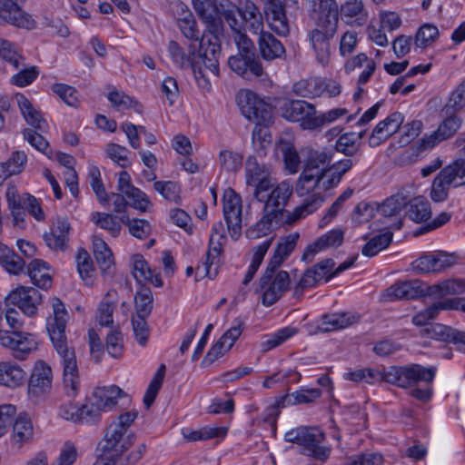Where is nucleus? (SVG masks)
Here are the masks:
<instances>
[{
	"label": "nucleus",
	"instance_id": "a19ab883",
	"mask_svg": "<svg viewBox=\"0 0 465 465\" xmlns=\"http://www.w3.org/2000/svg\"><path fill=\"white\" fill-rule=\"evenodd\" d=\"M133 275L136 282L143 286V283L150 282L156 287L163 285L159 272L149 266V263H134Z\"/></svg>",
	"mask_w": 465,
	"mask_h": 465
},
{
	"label": "nucleus",
	"instance_id": "774afa93",
	"mask_svg": "<svg viewBox=\"0 0 465 465\" xmlns=\"http://www.w3.org/2000/svg\"><path fill=\"white\" fill-rule=\"evenodd\" d=\"M105 151L108 157L119 166L125 168L130 165L128 159L129 150L126 147L111 143L107 144Z\"/></svg>",
	"mask_w": 465,
	"mask_h": 465
},
{
	"label": "nucleus",
	"instance_id": "7c9ffc66",
	"mask_svg": "<svg viewBox=\"0 0 465 465\" xmlns=\"http://www.w3.org/2000/svg\"><path fill=\"white\" fill-rule=\"evenodd\" d=\"M237 11L245 22L246 25L254 34L262 32L263 29L262 15L258 6L251 0H245L237 7Z\"/></svg>",
	"mask_w": 465,
	"mask_h": 465
},
{
	"label": "nucleus",
	"instance_id": "5fc2aeb1",
	"mask_svg": "<svg viewBox=\"0 0 465 465\" xmlns=\"http://www.w3.org/2000/svg\"><path fill=\"white\" fill-rule=\"evenodd\" d=\"M0 57L10 63L16 69L25 65L24 57L14 45L3 38H0Z\"/></svg>",
	"mask_w": 465,
	"mask_h": 465
},
{
	"label": "nucleus",
	"instance_id": "f3484780",
	"mask_svg": "<svg viewBox=\"0 0 465 465\" xmlns=\"http://www.w3.org/2000/svg\"><path fill=\"white\" fill-rule=\"evenodd\" d=\"M245 178L249 186L254 190H261L272 185V178L269 167L263 163H259L256 156L249 155L245 163Z\"/></svg>",
	"mask_w": 465,
	"mask_h": 465
},
{
	"label": "nucleus",
	"instance_id": "f03ea898",
	"mask_svg": "<svg viewBox=\"0 0 465 465\" xmlns=\"http://www.w3.org/2000/svg\"><path fill=\"white\" fill-rule=\"evenodd\" d=\"M292 184L283 181L274 186L269 185L261 190H254V198L263 203V213L276 218V225L292 224L296 221L316 211L323 203L320 193L312 194L310 200L296 207L292 212L285 210V206L292 193Z\"/></svg>",
	"mask_w": 465,
	"mask_h": 465
},
{
	"label": "nucleus",
	"instance_id": "c85d7f7f",
	"mask_svg": "<svg viewBox=\"0 0 465 465\" xmlns=\"http://www.w3.org/2000/svg\"><path fill=\"white\" fill-rule=\"evenodd\" d=\"M341 15L350 25L361 26L367 21V12L362 0H347L341 6Z\"/></svg>",
	"mask_w": 465,
	"mask_h": 465
},
{
	"label": "nucleus",
	"instance_id": "338daca9",
	"mask_svg": "<svg viewBox=\"0 0 465 465\" xmlns=\"http://www.w3.org/2000/svg\"><path fill=\"white\" fill-rule=\"evenodd\" d=\"M303 130H316L322 128L321 114H317L313 104H309L303 113L302 119L299 121Z\"/></svg>",
	"mask_w": 465,
	"mask_h": 465
},
{
	"label": "nucleus",
	"instance_id": "69168bd1",
	"mask_svg": "<svg viewBox=\"0 0 465 465\" xmlns=\"http://www.w3.org/2000/svg\"><path fill=\"white\" fill-rule=\"evenodd\" d=\"M22 134L24 139L27 141L33 147L50 157L52 151L48 150L49 143L45 139L43 135L30 128L24 129Z\"/></svg>",
	"mask_w": 465,
	"mask_h": 465
},
{
	"label": "nucleus",
	"instance_id": "72a5a7b5",
	"mask_svg": "<svg viewBox=\"0 0 465 465\" xmlns=\"http://www.w3.org/2000/svg\"><path fill=\"white\" fill-rule=\"evenodd\" d=\"M25 371L19 365L8 361L0 362V385L18 387L25 382Z\"/></svg>",
	"mask_w": 465,
	"mask_h": 465
},
{
	"label": "nucleus",
	"instance_id": "f704fd0d",
	"mask_svg": "<svg viewBox=\"0 0 465 465\" xmlns=\"http://www.w3.org/2000/svg\"><path fill=\"white\" fill-rule=\"evenodd\" d=\"M34 428L31 420L25 414L19 415L13 425L12 442L17 447L32 440Z\"/></svg>",
	"mask_w": 465,
	"mask_h": 465
},
{
	"label": "nucleus",
	"instance_id": "680f3d73",
	"mask_svg": "<svg viewBox=\"0 0 465 465\" xmlns=\"http://www.w3.org/2000/svg\"><path fill=\"white\" fill-rule=\"evenodd\" d=\"M375 213L376 207L374 205L361 202L352 211L351 220L355 224L361 225L370 222L375 216Z\"/></svg>",
	"mask_w": 465,
	"mask_h": 465
},
{
	"label": "nucleus",
	"instance_id": "9b49d317",
	"mask_svg": "<svg viewBox=\"0 0 465 465\" xmlns=\"http://www.w3.org/2000/svg\"><path fill=\"white\" fill-rule=\"evenodd\" d=\"M281 263L269 266L260 279L263 290L262 303L266 306L275 303L290 286L291 279L286 271L279 270Z\"/></svg>",
	"mask_w": 465,
	"mask_h": 465
},
{
	"label": "nucleus",
	"instance_id": "ddd939ff",
	"mask_svg": "<svg viewBox=\"0 0 465 465\" xmlns=\"http://www.w3.org/2000/svg\"><path fill=\"white\" fill-rule=\"evenodd\" d=\"M43 302L42 293L33 287L19 286L12 290L5 298V304L17 307L24 315L35 318L38 307Z\"/></svg>",
	"mask_w": 465,
	"mask_h": 465
},
{
	"label": "nucleus",
	"instance_id": "f8f14e48",
	"mask_svg": "<svg viewBox=\"0 0 465 465\" xmlns=\"http://www.w3.org/2000/svg\"><path fill=\"white\" fill-rule=\"evenodd\" d=\"M188 52L186 53L177 42L171 41L168 45V52L173 62L180 68H192L196 80H200V78H204L205 74L203 71L200 64H203L205 71H209L214 75H217L219 73V57L217 58V71L213 72L203 62V58L200 56V50L198 53H195V46L193 45H189Z\"/></svg>",
	"mask_w": 465,
	"mask_h": 465
},
{
	"label": "nucleus",
	"instance_id": "9d476101",
	"mask_svg": "<svg viewBox=\"0 0 465 465\" xmlns=\"http://www.w3.org/2000/svg\"><path fill=\"white\" fill-rule=\"evenodd\" d=\"M465 185V163L453 161L446 165L433 180L430 198L435 203L447 199L450 186L460 187Z\"/></svg>",
	"mask_w": 465,
	"mask_h": 465
},
{
	"label": "nucleus",
	"instance_id": "5701e85b",
	"mask_svg": "<svg viewBox=\"0 0 465 465\" xmlns=\"http://www.w3.org/2000/svg\"><path fill=\"white\" fill-rule=\"evenodd\" d=\"M342 242L343 232L341 230L336 229L330 231L306 247L302 256V260L303 262L311 261L318 252L329 247L340 246Z\"/></svg>",
	"mask_w": 465,
	"mask_h": 465
},
{
	"label": "nucleus",
	"instance_id": "bf43d9fd",
	"mask_svg": "<svg viewBox=\"0 0 465 465\" xmlns=\"http://www.w3.org/2000/svg\"><path fill=\"white\" fill-rule=\"evenodd\" d=\"M439 36V30L436 26L426 24L422 25L415 35V45L420 48H426L430 45Z\"/></svg>",
	"mask_w": 465,
	"mask_h": 465
},
{
	"label": "nucleus",
	"instance_id": "39448f33",
	"mask_svg": "<svg viewBox=\"0 0 465 465\" xmlns=\"http://www.w3.org/2000/svg\"><path fill=\"white\" fill-rule=\"evenodd\" d=\"M434 367H424L420 364L396 367L380 371L375 369H364V381L369 384L386 381L401 388H409L420 381L430 383L435 377Z\"/></svg>",
	"mask_w": 465,
	"mask_h": 465
},
{
	"label": "nucleus",
	"instance_id": "b1692460",
	"mask_svg": "<svg viewBox=\"0 0 465 465\" xmlns=\"http://www.w3.org/2000/svg\"><path fill=\"white\" fill-rule=\"evenodd\" d=\"M461 119L456 115L446 118L430 135L422 138L423 149L432 148L437 143L451 137L460 127Z\"/></svg>",
	"mask_w": 465,
	"mask_h": 465
},
{
	"label": "nucleus",
	"instance_id": "09e8293b",
	"mask_svg": "<svg viewBox=\"0 0 465 465\" xmlns=\"http://www.w3.org/2000/svg\"><path fill=\"white\" fill-rule=\"evenodd\" d=\"M392 241V232H386L372 237L362 248L363 255L373 257L386 249Z\"/></svg>",
	"mask_w": 465,
	"mask_h": 465
},
{
	"label": "nucleus",
	"instance_id": "8fccbe9b",
	"mask_svg": "<svg viewBox=\"0 0 465 465\" xmlns=\"http://www.w3.org/2000/svg\"><path fill=\"white\" fill-rule=\"evenodd\" d=\"M309 104L310 103H307L303 100L286 101L281 106L282 115L283 118L289 121L299 122L301 119H302L303 113Z\"/></svg>",
	"mask_w": 465,
	"mask_h": 465
},
{
	"label": "nucleus",
	"instance_id": "79ce46f5",
	"mask_svg": "<svg viewBox=\"0 0 465 465\" xmlns=\"http://www.w3.org/2000/svg\"><path fill=\"white\" fill-rule=\"evenodd\" d=\"M91 221L100 226L102 229L106 230L114 237H117L120 234L123 223L116 216L111 213L95 212L91 215Z\"/></svg>",
	"mask_w": 465,
	"mask_h": 465
},
{
	"label": "nucleus",
	"instance_id": "c03bdc74",
	"mask_svg": "<svg viewBox=\"0 0 465 465\" xmlns=\"http://www.w3.org/2000/svg\"><path fill=\"white\" fill-rule=\"evenodd\" d=\"M120 221L128 227L129 232L135 238L145 239L151 234V224L144 219H130L128 215L124 214Z\"/></svg>",
	"mask_w": 465,
	"mask_h": 465
},
{
	"label": "nucleus",
	"instance_id": "052dcab7",
	"mask_svg": "<svg viewBox=\"0 0 465 465\" xmlns=\"http://www.w3.org/2000/svg\"><path fill=\"white\" fill-rule=\"evenodd\" d=\"M105 348L107 352L114 358H119L124 351L123 334L118 330H111L106 335Z\"/></svg>",
	"mask_w": 465,
	"mask_h": 465
},
{
	"label": "nucleus",
	"instance_id": "0e129e2a",
	"mask_svg": "<svg viewBox=\"0 0 465 465\" xmlns=\"http://www.w3.org/2000/svg\"><path fill=\"white\" fill-rule=\"evenodd\" d=\"M405 203L402 197L393 195L387 198L381 204L376 207V212L385 217H391L399 213Z\"/></svg>",
	"mask_w": 465,
	"mask_h": 465
},
{
	"label": "nucleus",
	"instance_id": "473e14b6",
	"mask_svg": "<svg viewBox=\"0 0 465 465\" xmlns=\"http://www.w3.org/2000/svg\"><path fill=\"white\" fill-rule=\"evenodd\" d=\"M353 165V162L350 158H345L327 168H322L324 173L323 190H329L338 185L342 176L348 173Z\"/></svg>",
	"mask_w": 465,
	"mask_h": 465
},
{
	"label": "nucleus",
	"instance_id": "3c124183",
	"mask_svg": "<svg viewBox=\"0 0 465 465\" xmlns=\"http://www.w3.org/2000/svg\"><path fill=\"white\" fill-rule=\"evenodd\" d=\"M242 155L232 150L224 149L219 153L221 168L229 173L238 172L242 165Z\"/></svg>",
	"mask_w": 465,
	"mask_h": 465
},
{
	"label": "nucleus",
	"instance_id": "6e6552de",
	"mask_svg": "<svg viewBox=\"0 0 465 465\" xmlns=\"http://www.w3.org/2000/svg\"><path fill=\"white\" fill-rule=\"evenodd\" d=\"M284 440L301 445L302 453L315 460L324 462L330 457L331 449L321 445L325 440L324 433L317 428L301 427L292 430L285 433Z\"/></svg>",
	"mask_w": 465,
	"mask_h": 465
},
{
	"label": "nucleus",
	"instance_id": "4468645a",
	"mask_svg": "<svg viewBox=\"0 0 465 465\" xmlns=\"http://www.w3.org/2000/svg\"><path fill=\"white\" fill-rule=\"evenodd\" d=\"M334 265L335 263H315L312 268L306 270L294 287V295L301 296L305 289L314 286L322 279L328 282L335 275L351 267L353 263H340L336 268Z\"/></svg>",
	"mask_w": 465,
	"mask_h": 465
},
{
	"label": "nucleus",
	"instance_id": "bb28decb",
	"mask_svg": "<svg viewBox=\"0 0 465 465\" xmlns=\"http://www.w3.org/2000/svg\"><path fill=\"white\" fill-rule=\"evenodd\" d=\"M258 48L261 57L267 62L282 58L285 54L283 45L276 39L271 33L259 32Z\"/></svg>",
	"mask_w": 465,
	"mask_h": 465
},
{
	"label": "nucleus",
	"instance_id": "a18cd8bd",
	"mask_svg": "<svg viewBox=\"0 0 465 465\" xmlns=\"http://www.w3.org/2000/svg\"><path fill=\"white\" fill-rule=\"evenodd\" d=\"M223 428L203 427L199 430L183 429L182 434L188 441L206 440L224 434Z\"/></svg>",
	"mask_w": 465,
	"mask_h": 465
},
{
	"label": "nucleus",
	"instance_id": "37998d69",
	"mask_svg": "<svg viewBox=\"0 0 465 465\" xmlns=\"http://www.w3.org/2000/svg\"><path fill=\"white\" fill-rule=\"evenodd\" d=\"M153 293L152 291L141 286L134 296L135 316L148 317L153 310Z\"/></svg>",
	"mask_w": 465,
	"mask_h": 465
},
{
	"label": "nucleus",
	"instance_id": "4c0bfd02",
	"mask_svg": "<svg viewBox=\"0 0 465 465\" xmlns=\"http://www.w3.org/2000/svg\"><path fill=\"white\" fill-rule=\"evenodd\" d=\"M46 263H28L26 274L30 277L32 283L42 289H48L52 286V277L48 272L49 267Z\"/></svg>",
	"mask_w": 465,
	"mask_h": 465
},
{
	"label": "nucleus",
	"instance_id": "ea45409f",
	"mask_svg": "<svg viewBox=\"0 0 465 465\" xmlns=\"http://www.w3.org/2000/svg\"><path fill=\"white\" fill-rule=\"evenodd\" d=\"M223 223L218 222L213 226L212 234L209 240V249L207 252L208 262H213L221 258L223 253V246L226 242V238L223 233Z\"/></svg>",
	"mask_w": 465,
	"mask_h": 465
},
{
	"label": "nucleus",
	"instance_id": "423d86ee",
	"mask_svg": "<svg viewBox=\"0 0 465 465\" xmlns=\"http://www.w3.org/2000/svg\"><path fill=\"white\" fill-rule=\"evenodd\" d=\"M234 43L238 54L228 58V65L232 71L243 79L252 81L267 78L261 59L255 53V46L252 40L243 33H237Z\"/></svg>",
	"mask_w": 465,
	"mask_h": 465
},
{
	"label": "nucleus",
	"instance_id": "58836bf2",
	"mask_svg": "<svg viewBox=\"0 0 465 465\" xmlns=\"http://www.w3.org/2000/svg\"><path fill=\"white\" fill-rule=\"evenodd\" d=\"M408 216L416 223L429 220L431 216L430 203L422 196H417L409 203Z\"/></svg>",
	"mask_w": 465,
	"mask_h": 465
},
{
	"label": "nucleus",
	"instance_id": "de8ad7c7",
	"mask_svg": "<svg viewBox=\"0 0 465 465\" xmlns=\"http://www.w3.org/2000/svg\"><path fill=\"white\" fill-rule=\"evenodd\" d=\"M361 148V143L357 142L354 133H345L341 134L336 141L334 150L343 153L346 156L355 155Z\"/></svg>",
	"mask_w": 465,
	"mask_h": 465
},
{
	"label": "nucleus",
	"instance_id": "6e6d98bb",
	"mask_svg": "<svg viewBox=\"0 0 465 465\" xmlns=\"http://www.w3.org/2000/svg\"><path fill=\"white\" fill-rule=\"evenodd\" d=\"M465 107V79L450 93L444 106L447 113H457Z\"/></svg>",
	"mask_w": 465,
	"mask_h": 465
},
{
	"label": "nucleus",
	"instance_id": "6ab92c4d",
	"mask_svg": "<svg viewBox=\"0 0 465 465\" xmlns=\"http://www.w3.org/2000/svg\"><path fill=\"white\" fill-rule=\"evenodd\" d=\"M403 123V116L401 113L395 112L387 118L381 121L372 130L369 137V145L377 147L382 142L393 135Z\"/></svg>",
	"mask_w": 465,
	"mask_h": 465
},
{
	"label": "nucleus",
	"instance_id": "f257e3e1",
	"mask_svg": "<svg viewBox=\"0 0 465 465\" xmlns=\"http://www.w3.org/2000/svg\"><path fill=\"white\" fill-rule=\"evenodd\" d=\"M51 303L53 312L46 318V331L63 368L65 393L69 397H75L80 388V377L74 346L68 341L65 334L68 312L59 298H52Z\"/></svg>",
	"mask_w": 465,
	"mask_h": 465
},
{
	"label": "nucleus",
	"instance_id": "aec40b11",
	"mask_svg": "<svg viewBox=\"0 0 465 465\" xmlns=\"http://www.w3.org/2000/svg\"><path fill=\"white\" fill-rule=\"evenodd\" d=\"M339 13L338 5L335 0H327L322 5L319 15L316 21V27L322 34L334 37L338 30Z\"/></svg>",
	"mask_w": 465,
	"mask_h": 465
},
{
	"label": "nucleus",
	"instance_id": "c9c22d12",
	"mask_svg": "<svg viewBox=\"0 0 465 465\" xmlns=\"http://www.w3.org/2000/svg\"><path fill=\"white\" fill-rule=\"evenodd\" d=\"M324 173H316L314 172L303 169L296 183V193L300 196H305L314 189L322 186L323 189Z\"/></svg>",
	"mask_w": 465,
	"mask_h": 465
},
{
	"label": "nucleus",
	"instance_id": "7ed1b4c3",
	"mask_svg": "<svg viewBox=\"0 0 465 465\" xmlns=\"http://www.w3.org/2000/svg\"><path fill=\"white\" fill-rule=\"evenodd\" d=\"M239 104L242 114L256 123L252 137L253 150L258 156H265L272 142L271 134L266 128L272 123L271 107L251 91L240 94Z\"/></svg>",
	"mask_w": 465,
	"mask_h": 465
},
{
	"label": "nucleus",
	"instance_id": "49530a36",
	"mask_svg": "<svg viewBox=\"0 0 465 465\" xmlns=\"http://www.w3.org/2000/svg\"><path fill=\"white\" fill-rule=\"evenodd\" d=\"M165 365L161 364L148 385V388L143 396V404L147 409L150 408L151 405L153 403L158 394V391L163 385V379L165 376Z\"/></svg>",
	"mask_w": 465,
	"mask_h": 465
},
{
	"label": "nucleus",
	"instance_id": "e433bc0d",
	"mask_svg": "<svg viewBox=\"0 0 465 465\" xmlns=\"http://www.w3.org/2000/svg\"><path fill=\"white\" fill-rule=\"evenodd\" d=\"M277 147L282 154L286 169L291 173H296L300 170L301 159L294 145L291 142L281 138Z\"/></svg>",
	"mask_w": 465,
	"mask_h": 465
},
{
	"label": "nucleus",
	"instance_id": "cd10ccee",
	"mask_svg": "<svg viewBox=\"0 0 465 465\" xmlns=\"http://www.w3.org/2000/svg\"><path fill=\"white\" fill-rule=\"evenodd\" d=\"M126 396V393L116 385L97 387L92 393L91 400L104 411H110L117 404L119 398Z\"/></svg>",
	"mask_w": 465,
	"mask_h": 465
},
{
	"label": "nucleus",
	"instance_id": "4d7b16f0",
	"mask_svg": "<svg viewBox=\"0 0 465 465\" xmlns=\"http://www.w3.org/2000/svg\"><path fill=\"white\" fill-rule=\"evenodd\" d=\"M273 223H276V218L263 213L262 219L247 231V237L259 239L267 236L272 230Z\"/></svg>",
	"mask_w": 465,
	"mask_h": 465
},
{
	"label": "nucleus",
	"instance_id": "dca6fc26",
	"mask_svg": "<svg viewBox=\"0 0 465 465\" xmlns=\"http://www.w3.org/2000/svg\"><path fill=\"white\" fill-rule=\"evenodd\" d=\"M422 282L419 280L398 282L387 288L382 298L385 302L394 300H413L425 295Z\"/></svg>",
	"mask_w": 465,
	"mask_h": 465
},
{
	"label": "nucleus",
	"instance_id": "c756f323",
	"mask_svg": "<svg viewBox=\"0 0 465 465\" xmlns=\"http://www.w3.org/2000/svg\"><path fill=\"white\" fill-rule=\"evenodd\" d=\"M15 98L25 122L36 130L45 131L47 124L40 111L36 110L24 94H16Z\"/></svg>",
	"mask_w": 465,
	"mask_h": 465
},
{
	"label": "nucleus",
	"instance_id": "4be33fe9",
	"mask_svg": "<svg viewBox=\"0 0 465 465\" xmlns=\"http://www.w3.org/2000/svg\"><path fill=\"white\" fill-rule=\"evenodd\" d=\"M302 152L304 155V168L320 174L322 173V168L329 167L334 155L332 148L306 147Z\"/></svg>",
	"mask_w": 465,
	"mask_h": 465
},
{
	"label": "nucleus",
	"instance_id": "864d4df0",
	"mask_svg": "<svg viewBox=\"0 0 465 465\" xmlns=\"http://www.w3.org/2000/svg\"><path fill=\"white\" fill-rule=\"evenodd\" d=\"M298 238V233L290 234L282 238L277 243L272 262H282L287 259L295 249Z\"/></svg>",
	"mask_w": 465,
	"mask_h": 465
},
{
	"label": "nucleus",
	"instance_id": "412c9836",
	"mask_svg": "<svg viewBox=\"0 0 465 465\" xmlns=\"http://www.w3.org/2000/svg\"><path fill=\"white\" fill-rule=\"evenodd\" d=\"M52 388V369L45 362L39 361L35 363L31 374L28 391L35 396L47 393Z\"/></svg>",
	"mask_w": 465,
	"mask_h": 465
},
{
	"label": "nucleus",
	"instance_id": "2eb2a0df",
	"mask_svg": "<svg viewBox=\"0 0 465 465\" xmlns=\"http://www.w3.org/2000/svg\"><path fill=\"white\" fill-rule=\"evenodd\" d=\"M223 211L228 232L234 241L242 235L243 216L242 201L232 189L225 190L223 197Z\"/></svg>",
	"mask_w": 465,
	"mask_h": 465
},
{
	"label": "nucleus",
	"instance_id": "393cba45",
	"mask_svg": "<svg viewBox=\"0 0 465 465\" xmlns=\"http://www.w3.org/2000/svg\"><path fill=\"white\" fill-rule=\"evenodd\" d=\"M360 321L355 312H334L322 316L318 329L322 332H330L351 326Z\"/></svg>",
	"mask_w": 465,
	"mask_h": 465
},
{
	"label": "nucleus",
	"instance_id": "0eeeda50",
	"mask_svg": "<svg viewBox=\"0 0 465 465\" xmlns=\"http://www.w3.org/2000/svg\"><path fill=\"white\" fill-rule=\"evenodd\" d=\"M5 318L9 330H6L15 344L13 347V356L17 360H25L29 354L38 349V342L35 334L24 331V321L20 312L15 308H7L5 312Z\"/></svg>",
	"mask_w": 465,
	"mask_h": 465
},
{
	"label": "nucleus",
	"instance_id": "a878e982",
	"mask_svg": "<svg viewBox=\"0 0 465 465\" xmlns=\"http://www.w3.org/2000/svg\"><path fill=\"white\" fill-rule=\"evenodd\" d=\"M308 38L318 64L327 66L331 61V40L333 37L322 34L318 30H311L308 33Z\"/></svg>",
	"mask_w": 465,
	"mask_h": 465
},
{
	"label": "nucleus",
	"instance_id": "a211bd4d",
	"mask_svg": "<svg viewBox=\"0 0 465 465\" xmlns=\"http://www.w3.org/2000/svg\"><path fill=\"white\" fill-rule=\"evenodd\" d=\"M0 19L28 30L35 27V21L13 0H0Z\"/></svg>",
	"mask_w": 465,
	"mask_h": 465
},
{
	"label": "nucleus",
	"instance_id": "603ef678",
	"mask_svg": "<svg viewBox=\"0 0 465 465\" xmlns=\"http://www.w3.org/2000/svg\"><path fill=\"white\" fill-rule=\"evenodd\" d=\"M108 100L113 106L118 110H128L133 108L135 112H142V105L134 98L117 90H113L108 94Z\"/></svg>",
	"mask_w": 465,
	"mask_h": 465
},
{
	"label": "nucleus",
	"instance_id": "e2e57ef3",
	"mask_svg": "<svg viewBox=\"0 0 465 465\" xmlns=\"http://www.w3.org/2000/svg\"><path fill=\"white\" fill-rule=\"evenodd\" d=\"M153 188L167 201L178 203L180 200V187L174 182L158 181L154 183Z\"/></svg>",
	"mask_w": 465,
	"mask_h": 465
},
{
	"label": "nucleus",
	"instance_id": "1a4fd4ad",
	"mask_svg": "<svg viewBox=\"0 0 465 465\" xmlns=\"http://www.w3.org/2000/svg\"><path fill=\"white\" fill-rule=\"evenodd\" d=\"M138 412L132 411L120 414L108 427L104 438L102 450L121 455L132 444V435H126L129 428L137 418Z\"/></svg>",
	"mask_w": 465,
	"mask_h": 465
},
{
	"label": "nucleus",
	"instance_id": "2f4dec72",
	"mask_svg": "<svg viewBox=\"0 0 465 465\" xmlns=\"http://www.w3.org/2000/svg\"><path fill=\"white\" fill-rule=\"evenodd\" d=\"M267 22L270 28L281 36H286L290 33V26L286 16L284 5L282 2L270 5L267 14Z\"/></svg>",
	"mask_w": 465,
	"mask_h": 465
},
{
	"label": "nucleus",
	"instance_id": "13d9d810",
	"mask_svg": "<svg viewBox=\"0 0 465 465\" xmlns=\"http://www.w3.org/2000/svg\"><path fill=\"white\" fill-rule=\"evenodd\" d=\"M295 333L296 329L294 328L288 327L281 329L264 340L261 343V349L264 352L269 351L270 350L281 345L283 341L293 336Z\"/></svg>",
	"mask_w": 465,
	"mask_h": 465
},
{
	"label": "nucleus",
	"instance_id": "20e7f679",
	"mask_svg": "<svg viewBox=\"0 0 465 465\" xmlns=\"http://www.w3.org/2000/svg\"><path fill=\"white\" fill-rule=\"evenodd\" d=\"M195 12L207 25L209 34H204L200 41V56L213 71H217V58L221 54L219 35L223 33V23L217 17L216 5L211 0H193Z\"/></svg>",
	"mask_w": 465,
	"mask_h": 465
}]
</instances>
